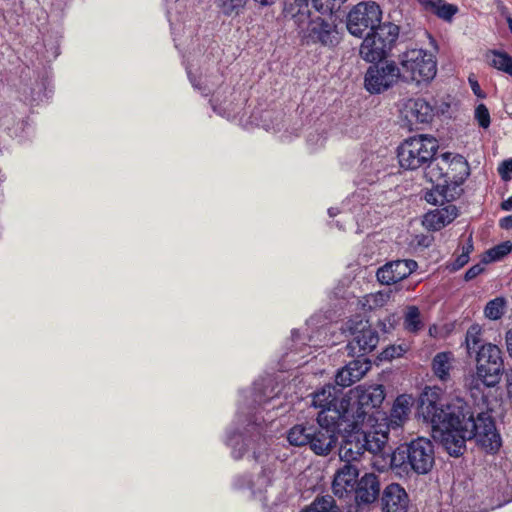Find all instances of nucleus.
I'll use <instances>...</instances> for the list:
<instances>
[{
  "label": "nucleus",
  "instance_id": "16",
  "mask_svg": "<svg viewBox=\"0 0 512 512\" xmlns=\"http://www.w3.org/2000/svg\"><path fill=\"white\" fill-rule=\"evenodd\" d=\"M402 80L400 68L394 61L371 65L364 78L365 89L371 94H380Z\"/></svg>",
  "mask_w": 512,
  "mask_h": 512
},
{
  "label": "nucleus",
  "instance_id": "41",
  "mask_svg": "<svg viewBox=\"0 0 512 512\" xmlns=\"http://www.w3.org/2000/svg\"><path fill=\"white\" fill-rule=\"evenodd\" d=\"M498 172L501 175L502 179H510V174L512 173V159L503 161L498 168Z\"/></svg>",
  "mask_w": 512,
  "mask_h": 512
},
{
  "label": "nucleus",
  "instance_id": "58",
  "mask_svg": "<svg viewBox=\"0 0 512 512\" xmlns=\"http://www.w3.org/2000/svg\"><path fill=\"white\" fill-rule=\"evenodd\" d=\"M433 329H435V327H431V328H430V330H429V333H430L431 335H433V333H434V330H433Z\"/></svg>",
  "mask_w": 512,
  "mask_h": 512
},
{
  "label": "nucleus",
  "instance_id": "6",
  "mask_svg": "<svg viewBox=\"0 0 512 512\" xmlns=\"http://www.w3.org/2000/svg\"><path fill=\"white\" fill-rule=\"evenodd\" d=\"M351 431L344 435L339 448L340 460L346 464H357L363 458L365 452L377 454L382 451L387 443L385 430L373 429L364 432L359 427H350Z\"/></svg>",
  "mask_w": 512,
  "mask_h": 512
},
{
  "label": "nucleus",
  "instance_id": "27",
  "mask_svg": "<svg viewBox=\"0 0 512 512\" xmlns=\"http://www.w3.org/2000/svg\"><path fill=\"white\" fill-rule=\"evenodd\" d=\"M370 369V362L365 359H355L338 371L335 376L336 384L342 388L359 381Z\"/></svg>",
  "mask_w": 512,
  "mask_h": 512
},
{
  "label": "nucleus",
  "instance_id": "31",
  "mask_svg": "<svg viewBox=\"0 0 512 512\" xmlns=\"http://www.w3.org/2000/svg\"><path fill=\"white\" fill-rule=\"evenodd\" d=\"M403 327L412 334H417L424 327L420 310L417 306H407L403 315Z\"/></svg>",
  "mask_w": 512,
  "mask_h": 512
},
{
  "label": "nucleus",
  "instance_id": "57",
  "mask_svg": "<svg viewBox=\"0 0 512 512\" xmlns=\"http://www.w3.org/2000/svg\"><path fill=\"white\" fill-rule=\"evenodd\" d=\"M340 212L337 208H329L328 209V214L330 217H335L336 215H338Z\"/></svg>",
  "mask_w": 512,
  "mask_h": 512
},
{
  "label": "nucleus",
  "instance_id": "56",
  "mask_svg": "<svg viewBox=\"0 0 512 512\" xmlns=\"http://www.w3.org/2000/svg\"><path fill=\"white\" fill-rule=\"evenodd\" d=\"M262 6H268L274 3L275 0H254Z\"/></svg>",
  "mask_w": 512,
  "mask_h": 512
},
{
  "label": "nucleus",
  "instance_id": "17",
  "mask_svg": "<svg viewBox=\"0 0 512 512\" xmlns=\"http://www.w3.org/2000/svg\"><path fill=\"white\" fill-rule=\"evenodd\" d=\"M381 19L382 11L377 3L360 2L348 14L347 29L352 35L361 37L367 29L373 31L382 25Z\"/></svg>",
  "mask_w": 512,
  "mask_h": 512
},
{
  "label": "nucleus",
  "instance_id": "26",
  "mask_svg": "<svg viewBox=\"0 0 512 512\" xmlns=\"http://www.w3.org/2000/svg\"><path fill=\"white\" fill-rule=\"evenodd\" d=\"M381 501L384 512H407L408 495L399 484L388 485L383 491Z\"/></svg>",
  "mask_w": 512,
  "mask_h": 512
},
{
  "label": "nucleus",
  "instance_id": "49",
  "mask_svg": "<svg viewBox=\"0 0 512 512\" xmlns=\"http://www.w3.org/2000/svg\"><path fill=\"white\" fill-rule=\"evenodd\" d=\"M500 227L506 230L512 228V216H506L500 220Z\"/></svg>",
  "mask_w": 512,
  "mask_h": 512
},
{
  "label": "nucleus",
  "instance_id": "19",
  "mask_svg": "<svg viewBox=\"0 0 512 512\" xmlns=\"http://www.w3.org/2000/svg\"><path fill=\"white\" fill-rule=\"evenodd\" d=\"M413 405V398L410 395H400L393 403L389 417H383L380 414V420L383 423L371 424L373 429L385 430L387 434L390 430H398L408 420Z\"/></svg>",
  "mask_w": 512,
  "mask_h": 512
},
{
  "label": "nucleus",
  "instance_id": "52",
  "mask_svg": "<svg viewBox=\"0 0 512 512\" xmlns=\"http://www.w3.org/2000/svg\"><path fill=\"white\" fill-rule=\"evenodd\" d=\"M359 199H360V196L358 194L352 195V197L348 200V202L344 204V208L348 207L350 203L358 202Z\"/></svg>",
  "mask_w": 512,
  "mask_h": 512
},
{
  "label": "nucleus",
  "instance_id": "33",
  "mask_svg": "<svg viewBox=\"0 0 512 512\" xmlns=\"http://www.w3.org/2000/svg\"><path fill=\"white\" fill-rule=\"evenodd\" d=\"M313 435V426H305L302 424L293 426L287 433V440L291 445L303 446L307 445L310 436Z\"/></svg>",
  "mask_w": 512,
  "mask_h": 512
},
{
  "label": "nucleus",
  "instance_id": "34",
  "mask_svg": "<svg viewBox=\"0 0 512 512\" xmlns=\"http://www.w3.org/2000/svg\"><path fill=\"white\" fill-rule=\"evenodd\" d=\"M391 297L390 291H378L363 297L362 305L367 310H374L385 306Z\"/></svg>",
  "mask_w": 512,
  "mask_h": 512
},
{
  "label": "nucleus",
  "instance_id": "45",
  "mask_svg": "<svg viewBox=\"0 0 512 512\" xmlns=\"http://www.w3.org/2000/svg\"><path fill=\"white\" fill-rule=\"evenodd\" d=\"M494 1H495L497 11L500 13L501 16H503L505 19H507V16H512L509 12L508 7L504 4L503 0H494Z\"/></svg>",
  "mask_w": 512,
  "mask_h": 512
},
{
  "label": "nucleus",
  "instance_id": "28",
  "mask_svg": "<svg viewBox=\"0 0 512 512\" xmlns=\"http://www.w3.org/2000/svg\"><path fill=\"white\" fill-rule=\"evenodd\" d=\"M458 216V210L455 205L449 204L445 207L428 212L423 223L427 228L437 231L451 223Z\"/></svg>",
  "mask_w": 512,
  "mask_h": 512
},
{
  "label": "nucleus",
  "instance_id": "43",
  "mask_svg": "<svg viewBox=\"0 0 512 512\" xmlns=\"http://www.w3.org/2000/svg\"><path fill=\"white\" fill-rule=\"evenodd\" d=\"M350 214L353 215L354 219L356 220L357 224L364 226L365 220L361 217L360 211L365 210L367 211V207L365 205H361V207L353 206L352 208H348Z\"/></svg>",
  "mask_w": 512,
  "mask_h": 512
},
{
  "label": "nucleus",
  "instance_id": "46",
  "mask_svg": "<svg viewBox=\"0 0 512 512\" xmlns=\"http://www.w3.org/2000/svg\"><path fill=\"white\" fill-rule=\"evenodd\" d=\"M474 249V246H473V241H472V237L470 236L466 243H464L461 247V253L462 254H466L467 256L470 257V254L472 253Z\"/></svg>",
  "mask_w": 512,
  "mask_h": 512
},
{
  "label": "nucleus",
  "instance_id": "15",
  "mask_svg": "<svg viewBox=\"0 0 512 512\" xmlns=\"http://www.w3.org/2000/svg\"><path fill=\"white\" fill-rule=\"evenodd\" d=\"M467 169L468 163L463 156L446 152L426 164L425 177L438 187L447 186L454 181V171L468 174Z\"/></svg>",
  "mask_w": 512,
  "mask_h": 512
},
{
  "label": "nucleus",
  "instance_id": "21",
  "mask_svg": "<svg viewBox=\"0 0 512 512\" xmlns=\"http://www.w3.org/2000/svg\"><path fill=\"white\" fill-rule=\"evenodd\" d=\"M400 113L412 127L417 123H429L435 116V107L430 102L422 98L408 99L401 108Z\"/></svg>",
  "mask_w": 512,
  "mask_h": 512
},
{
  "label": "nucleus",
  "instance_id": "25",
  "mask_svg": "<svg viewBox=\"0 0 512 512\" xmlns=\"http://www.w3.org/2000/svg\"><path fill=\"white\" fill-rule=\"evenodd\" d=\"M380 484L375 474H365L354 490V499L357 507L373 503L379 496Z\"/></svg>",
  "mask_w": 512,
  "mask_h": 512
},
{
  "label": "nucleus",
  "instance_id": "54",
  "mask_svg": "<svg viewBox=\"0 0 512 512\" xmlns=\"http://www.w3.org/2000/svg\"><path fill=\"white\" fill-rule=\"evenodd\" d=\"M503 497H504V502L505 503H508V502L512 501V491L509 492L508 490H505L503 492Z\"/></svg>",
  "mask_w": 512,
  "mask_h": 512
},
{
  "label": "nucleus",
  "instance_id": "55",
  "mask_svg": "<svg viewBox=\"0 0 512 512\" xmlns=\"http://www.w3.org/2000/svg\"><path fill=\"white\" fill-rule=\"evenodd\" d=\"M425 199L427 202L435 204V197L433 192L426 193Z\"/></svg>",
  "mask_w": 512,
  "mask_h": 512
},
{
  "label": "nucleus",
  "instance_id": "47",
  "mask_svg": "<svg viewBox=\"0 0 512 512\" xmlns=\"http://www.w3.org/2000/svg\"><path fill=\"white\" fill-rule=\"evenodd\" d=\"M505 343L509 356L512 358V328L505 334Z\"/></svg>",
  "mask_w": 512,
  "mask_h": 512
},
{
  "label": "nucleus",
  "instance_id": "13",
  "mask_svg": "<svg viewBox=\"0 0 512 512\" xmlns=\"http://www.w3.org/2000/svg\"><path fill=\"white\" fill-rule=\"evenodd\" d=\"M346 337H349L346 349L348 354L353 357L364 356L373 351L378 342L379 336L374 330L368 320L361 316L350 318L342 327Z\"/></svg>",
  "mask_w": 512,
  "mask_h": 512
},
{
  "label": "nucleus",
  "instance_id": "1",
  "mask_svg": "<svg viewBox=\"0 0 512 512\" xmlns=\"http://www.w3.org/2000/svg\"><path fill=\"white\" fill-rule=\"evenodd\" d=\"M419 414L431 425L433 438L440 441L451 456L461 455L470 439H475L487 452H496L501 446L500 435L489 412H480L474 417L462 398L444 400L438 387L424 390Z\"/></svg>",
  "mask_w": 512,
  "mask_h": 512
},
{
  "label": "nucleus",
  "instance_id": "7",
  "mask_svg": "<svg viewBox=\"0 0 512 512\" xmlns=\"http://www.w3.org/2000/svg\"><path fill=\"white\" fill-rule=\"evenodd\" d=\"M341 390L325 385L312 394V406L320 409L317 422L321 426L347 425L346 395L340 399Z\"/></svg>",
  "mask_w": 512,
  "mask_h": 512
},
{
  "label": "nucleus",
  "instance_id": "12",
  "mask_svg": "<svg viewBox=\"0 0 512 512\" xmlns=\"http://www.w3.org/2000/svg\"><path fill=\"white\" fill-rule=\"evenodd\" d=\"M399 36V27L391 22L378 25L364 38L360 56L367 62H380L392 50Z\"/></svg>",
  "mask_w": 512,
  "mask_h": 512
},
{
  "label": "nucleus",
  "instance_id": "38",
  "mask_svg": "<svg viewBox=\"0 0 512 512\" xmlns=\"http://www.w3.org/2000/svg\"><path fill=\"white\" fill-rule=\"evenodd\" d=\"M481 336L482 329L478 324H473L469 327L465 336V346L469 354L480 344Z\"/></svg>",
  "mask_w": 512,
  "mask_h": 512
},
{
  "label": "nucleus",
  "instance_id": "48",
  "mask_svg": "<svg viewBox=\"0 0 512 512\" xmlns=\"http://www.w3.org/2000/svg\"><path fill=\"white\" fill-rule=\"evenodd\" d=\"M435 107V115L437 114H446L448 113L449 109H450V104L447 103V102H441L438 106H434Z\"/></svg>",
  "mask_w": 512,
  "mask_h": 512
},
{
  "label": "nucleus",
  "instance_id": "29",
  "mask_svg": "<svg viewBox=\"0 0 512 512\" xmlns=\"http://www.w3.org/2000/svg\"><path fill=\"white\" fill-rule=\"evenodd\" d=\"M426 10L433 12L438 18L451 22L458 13V7L443 0H420L418 1Z\"/></svg>",
  "mask_w": 512,
  "mask_h": 512
},
{
  "label": "nucleus",
  "instance_id": "32",
  "mask_svg": "<svg viewBox=\"0 0 512 512\" xmlns=\"http://www.w3.org/2000/svg\"><path fill=\"white\" fill-rule=\"evenodd\" d=\"M486 57L492 67L512 76V57L508 53L492 50L487 53Z\"/></svg>",
  "mask_w": 512,
  "mask_h": 512
},
{
  "label": "nucleus",
  "instance_id": "10",
  "mask_svg": "<svg viewBox=\"0 0 512 512\" xmlns=\"http://www.w3.org/2000/svg\"><path fill=\"white\" fill-rule=\"evenodd\" d=\"M438 150L437 140L428 135L413 136L401 143L397 150L399 164L407 170L426 166Z\"/></svg>",
  "mask_w": 512,
  "mask_h": 512
},
{
  "label": "nucleus",
  "instance_id": "59",
  "mask_svg": "<svg viewBox=\"0 0 512 512\" xmlns=\"http://www.w3.org/2000/svg\"><path fill=\"white\" fill-rule=\"evenodd\" d=\"M433 329H435V327H431V328H430V330H429V333H430L431 335H433V333H434V330H433Z\"/></svg>",
  "mask_w": 512,
  "mask_h": 512
},
{
  "label": "nucleus",
  "instance_id": "4",
  "mask_svg": "<svg viewBox=\"0 0 512 512\" xmlns=\"http://www.w3.org/2000/svg\"><path fill=\"white\" fill-rule=\"evenodd\" d=\"M188 78L194 87L203 96H208L212 93L210 99L211 107L215 113L227 119L234 118L242 109L244 99H241L238 93L229 85H222L223 76L216 73L198 74L197 70L193 69V65L186 67Z\"/></svg>",
  "mask_w": 512,
  "mask_h": 512
},
{
  "label": "nucleus",
  "instance_id": "3",
  "mask_svg": "<svg viewBox=\"0 0 512 512\" xmlns=\"http://www.w3.org/2000/svg\"><path fill=\"white\" fill-rule=\"evenodd\" d=\"M335 7L336 0H284L283 16L293 20L304 43L330 47L338 43Z\"/></svg>",
  "mask_w": 512,
  "mask_h": 512
},
{
  "label": "nucleus",
  "instance_id": "50",
  "mask_svg": "<svg viewBox=\"0 0 512 512\" xmlns=\"http://www.w3.org/2000/svg\"><path fill=\"white\" fill-rule=\"evenodd\" d=\"M469 81H470L471 88H472L474 94L477 95L478 97H484V95L481 93V89H480L478 82L472 81L471 79Z\"/></svg>",
  "mask_w": 512,
  "mask_h": 512
},
{
  "label": "nucleus",
  "instance_id": "53",
  "mask_svg": "<svg viewBox=\"0 0 512 512\" xmlns=\"http://www.w3.org/2000/svg\"><path fill=\"white\" fill-rule=\"evenodd\" d=\"M507 396L509 401L512 403V380H509L507 383Z\"/></svg>",
  "mask_w": 512,
  "mask_h": 512
},
{
  "label": "nucleus",
  "instance_id": "8",
  "mask_svg": "<svg viewBox=\"0 0 512 512\" xmlns=\"http://www.w3.org/2000/svg\"><path fill=\"white\" fill-rule=\"evenodd\" d=\"M402 81L406 83L430 82L437 73L436 57L425 49H409L400 56Z\"/></svg>",
  "mask_w": 512,
  "mask_h": 512
},
{
  "label": "nucleus",
  "instance_id": "37",
  "mask_svg": "<svg viewBox=\"0 0 512 512\" xmlns=\"http://www.w3.org/2000/svg\"><path fill=\"white\" fill-rule=\"evenodd\" d=\"M512 251V242L504 241L486 252L484 263L497 261L508 255Z\"/></svg>",
  "mask_w": 512,
  "mask_h": 512
},
{
  "label": "nucleus",
  "instance_id": "35",
  "mask_svg": "<svg viewBox=\"0 0 512 512\" xmlns=\"http://www.w3.org/2000/svg\"><path fill=\"white\" fill-rule=\"evenodd\" d=\"M505 306V299L502 297H497L493 300H490L486 304L484 308V315L490 320H498L503 316L505 312Z\"/></svg>",
  "mask_w": 512,
  "mask_h": 512
},
{
  "label": "nucleus",
  "instance_id": "9",
  "mask_svg": "<svg viewBox=\"0 0 512 512\" xmlns=\"http://www.w3.org/2000/svg\"><path fill=\"white\" fill-rule=\"evenodd\" d=\"M315 318H310L306 322V327L302 332L297 329L292 330L290 346L288 351L283 355V367L285 364H297L301 359L311 353V348L321 347L327 344V328L321 326L315 330L312 327L315 325Z\"/></svg>",
  "mask_w": 512,
  "mask_h": 512
},
{
  "label": "nucleus",
  "instance_id": "24",
  "mask_svg": "<svg viewBox=\"0 0 512 512\" xmlns=\"http://www.w3.org/2000/svg\"><path fill=\"white\" fill-rule=\"evenodd\" d=\"M341 426H313V435L310 436L308 445L317 455H328L337 442L336 430Z\"/></svg>",
  "mask_w": 512,
  "mask_h": 512
},
{
  "label": "nucleus",
  "instance_id": "39",
  "mask_svg": "<svg viewBox=\"0 0 512 512\" xmlns=\"http://www.w3.org/2000/svg\"><path fill=\"white\" fill-rule=\"evenodd\" d=\"M474 118L481 128H483V129L489 128L490 123H491V118H490L489 110L485 104L480 103L476 106L475 111H474Z\"/></svg>",
  "mask_w": 512,
  "mask_h": 512
},
{
  "label": "nucleus",
  "instance_id": "5",
  "mask_svg": "<svg viewBox=\"0 0 512 512\" xmlns=\"http://www.w3.org/2000/svg\"><path fill=\"white\" fill-rule=\"evenodd\" d=\"M385 399V391L382 385H359L351 389L346 395L347 427H360L366 421L371 425L372 421L380 420V412H373L381 406Z\"/></svg>",
  "mask_w": 512,
  "mask_h": 512
},
{
  "label": "nucleus",
  "instance_id": "42",
  "mask_svg": "<svg viewBox=\"0 0 512 512\" xmlns=\"http://www.w3.org/2000/svg\"><path fill=\"white\" fill-rule=\"evenodd\" d=\"M404 351L405 350L401 346H391L383 351L382 356L384 359H392L395 357H400L404 353Z\"/></svg>",
  "mask_w": 512,
  "mask_h": 512
},
{
  "label": "nucleus",
  "instance_id": "20",
  "mask_svg": "<svg viewBox=\"0 0 512 512\" xmlns=\"http://www.w3.org/2000/svg\"><path fill=\"white\" fill-rule=\"evenodd\" d=\"M274 473V465H267L262 468L255 479H251L248 475L237 476L233 481V486L239 490L248 489L253 497L263 501L265 499L263 493L272 484Z\"/></svg>",
  "mask_w": 512,
  "mask_h": 512
},
{
  "label": "nucleus",
  "instance_id": "36",
  "mask_svg": "<svg viewBox=\"0 0 512 512\" xmlns=\"http://www.w3.org/2000/svg\"><path fill=\"white\" fill-rule=\"evenodd\" d=\"M249 0H216L218 7L226 16L239 15Z\"/></svg>",
  "mask_w": 512,
  "mask_h": 512
},
{
  "label": "nucleus",
  "instance_id": "2",
  "mask_svg": "<svg viewBox=\"0 0 512 512\" xmlns=\"http://www.w3.org/2000/svg\"><path fill=\"white\" fill-rule=\"evenodd\" d=\"M274 380L266 377L254 382L253 387L243 390L235 420L227 431L225 442L231 447L232 457L243 458L252 451L255 461H263L268 444L264 436L266 420L260 417L257 406H268L279 395L280 390L273 385Z\"/></svg>",
  "mask_w": 512,
  "mask_h": 512
},
{
  "label": "nucleus",
  "instance_id": "23",
  "mask_svg": "<svg viewBox=\"0 0 512 512\" xmlns=\"http://www.w3.org/2000/svg\"><path fill=\"white\" fill-rule=\"evenodd\" d=\"M359 467L357 464H344L337 470L332 483V490L338 498L353 494L358 484Z\"/></svg>",
  "mask_w": 512,
  "mask_h": 512
},
{
  "label": "nucleus",
  "instance_id": "30",
  "mask_svg": "<svg viewBox=\"0 0 512 512\" xmlns=\"http://www.w3.org/2000/svg\"><path fill=\"white\" fill-rule=\"evenodd\" d=\"M453 360L454 357L451 352H440L434 356L432 368L434 374L441 381H447L449 379Z\"/></svg>",
  "mask_w": 512,
  "mask_h": 512
},
{
  "label": "nucleus",
  "instance_id": "51",
  "mask_svg": "<svg viewBox=\"0 0 512 512\" xmlns=\"http://www.w3.org/2000/svg\"><path fill=\"white\" fill-rule=\"evenodd\" d=\"M501 208H502L504 211H510V210H512V196H510L508 199L504 200V201L501 203Z\"/></svg>",
  "mask_w": 512,
  "mask_h": 512
},
{
  "label": "nucleus",
  "instance_id": "18",
  "mask_svg": "<svg viewBox=\"0 0 512 512\" xmlns=\"http://www.w3.org/2000/svg\"><path fill=\"white\" fill-rule=\"evenodd\" d=\"M167 16L171 27V33L176 48H179L182 36L187 34V38L192 37L197 24L196 20L186 10L185 0H166Z\"/></svg>",
  "mask_w": 512,
  "mask_h": 512
},
{
  "label": "nucleus",
  "instance_id": "14",
  "mask_svg": "<svg viewBox=\"0 0 512 512\" xmlns=\"http://www.w3.org/2000/svg\"><path fill=\"white\" fill-rule=\"evenodd\" d=\"M503 372L501 349L492 343L482 344L476 352V379L492 388L500 383Z\"/></svg>",
  "mask_w": 512,
  "mask_h": 512
},
{
  "label": "nucleus",
  "instance_id": "40",
  "mask_svg": "<svg viewBox=\"0 0 512 512\" xmlns=\"http://www.w3.org/2000/svg\"><path fill=\"white\" fill-rule=\"evenodd\" d=\"M485 264L486 263H484V260H483L482 263H478V264H475L472 267H470L466 271V273L464 275V279L466 281H471V280L475 279L478 275H480L484 271Z\"/></svg>",
  "mask_w": 512,
  "mask_h": 512
},
{
  "label": "nucleus",
  "instance_id": "44",
  "mask_svg": "<svg viewBox=\"0 0 512 512\" xmlns=\"http://www.w3.org/2000/svg\"><path fill=\"white\" fill-rule=\"evenodd\" d=\"M469 256H467L466 254H462L460 253L455 261L451 264V270L453 271H457L459 269H461L464 265H466L469 261Z\"/></svg>",
  "mask_w": 512,
  "mask_h": 512
},
{
  "label": "nucleus",
  "instance_id": "22",
  "mask_svg": "<svg viewBox=\"0 0 512 512\" xmlns=\"http://www.w3.org/2000/svg\"><path fill=\"white\" fill-rule=\"evenodd\" d=\"M418 267L412 259L391 261L377 270L376 276L380 283L391 285L408 277Z\"/></svg>",
  "mask_w": 512,
  "mask_h": 512
},
{
  "label": "nucleus",
  "instance_id": "11",
  "mask_svg": "<svg viewBox=\"0 0 512 512\" xmlns=\"http://www.w3.org/2000/svg\"><path fill=\"white\" fill-rule=\"evenodd\" d=\"M407 460V464L418 474L428 473L434 465V446L424 437H418L399 448L392 454L391 464L401 466Z\"/></svg>",
  "mask_w": 512,
  "mask_h": 512
}]
</instances>
